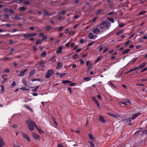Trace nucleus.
I'll return each mask as SVG.
<instances>
[{"label": "nucleus", "instance_id": "nucleus-1", "mask_svg": "<svg viewBox=\"0 0 147 147\" xmlns=\"http://www.w3.org/2000/svg\"><path fill=\"white\" fill-rule=\"evenodd\" d=\"M26 123L28 125V128L30 131L34 130V127L36 126V123L34 121H32L30 119H28L26 121Z\"/></svg>", "mask_w": 147, "mask_h": 147}, {"label": "nucleus", "instance_id": "nucleus-2", "mask_svg": "<svg viewBox=\"0 0 147 147\" xmlns=\"http://www.w3.org/2000/svg\"><path fill=\"white\" fill-rule=\"evenodd\" d=\"M54 73V70L53 69L49 70L46 73L45 76L46 78H49L50 76H51L52 74Z\"/></svg>", "mask_w": 147, "mask_h": 147}, {"label": "nucleus", "instance_id": "nucleus-3", "mask_svg": "<svg viewBox=\"0 0 147 147\" xmlns=\"http://www.w3.org/2000/svg\"><path fill=\"white\" fill-rule=\"evenodd\" d=\"M146 129L145 130L143 131L140 130H139L136 131L135 132V134H147V125L146 127Z\"/></svg>", "mask_w": 147, "mask_h": 147}, {"label": "nucleus", "instance_id": "nucleus-4", "mask_svg": "<svg viewBox=\"0 0 147 147\" xmlns=\"http://www.w3.org/2000/svg\"><path fill=\"white\" fill-rule=\"evenodd\" d=\"M109 115L114 117L116 118H119L120 117V115H119L117 113H109Z\"/></svg>", "mask_w": 147, "mask_h": 147}, {"label": "nucleus", "instance_id": "nucleus-5", "mask_svg": "<svg viewBox=\"0 0 147 147\" xmlns=\"http://www.w3.org/2000/svg\"><path fill=\"white\" fill-rule=\"evenodd\" d=\"M140 114V113L138 112L136 114H134L131 118L129 119V122H130L131 120H133L136 117H138L139 115Z\"/></svg>", "mask_w": 147, "mask_h": 147}, {"label": "nucleus", "instance_id": "nucleus-6", "mask_svg": "<svg viewBox=\"0 0 147 147\" xmlns=\"http://www.w3.org/2000/svg\"><path fill=\"white\" fill-rule=\"evenodd\" d=\"M105 24L104 23V21L102 22L101 23L99 24L98 26L101 29H103L105 27Z\"/></svg>", "mask_w": 147, "mask_h": 147}, {"label": "nucleus", "instance_id": "nucleus-7", "mask_svg": "<svg viewBox=\"0 0 147 147\" xmlns=\"http://www.w3.org/2000/svg\"><path fill=\"white\" fill-rule=\"evenodd\" d=\"M32 136L34 138V139L36 140H39L40 138V136L38 135L37 134H36L32 133Z\"/></svg>", "mask_w": 147, "mask_h": 147}, {"label": "nucleus", "instance_id": "nucleus-8", "mask_svg": "<svg viewBox=\"0 0 147 147\" xmlns=\"http://www.w3.org/2000/svg\"><path fill=\"white\" fill-rule=\"evenodd\" d=\"M22 136L24 138L26 139L28 141H30V139L28 136L26 134L24 133H22Z\"/></svg>", "mask_w": 147, "mask_h": 147}, {"label": "nucleus", "instance_id": "nucleus-9", "mask_svg": "<svg viewBox=\"0 0 147 147\" xmlns=\"http://www.w3.org/2000/svg\"><path fill=\"white\" fill-rule=\"evenodd\" d=\"M28 70V69H24V70L21 71V73L18 75V76H24V73Z\"/></svg>", "mask_w": 147, "mask_h": 147}, {"label": "nucleus", "instance_id": "nucleus-10", "mask_svg": "<svg viewBox=\"0 0 147 147\" xmlns=\"http://www.w3.org/2000/svg\"><path fill=\"white\" fill-rule=\"evenodd\" d=\"M104 23L105 25L108 28H109L111 25V23L108 21H104Z\"/></svg>", "mask_w": 147, "mask_h": 147}, {"label": "nucleus", "instance_id": "nucleus-11", "mask_svg": "<svg viewBox=\"0 0 147 147\" xmlns=\"http://www.w3.org/2000/svg\"><path fill=\"white\" fill-rule=\"evenodd\" d=\"M96 37L94 35V34L92 33H89L88 35V38L90 39H94L96 38Z\"/></svg>", "mask_w": 147, "mask_h": 147}, {"label": "nucleus", "instance_id": "nucleus-12", "mask_svg": "<svg viewBox=\"0 0 147 147\" xmlns=\"http://www.w3.org/2000/svg\"><path fill=\"white\" fill-rule=\"evenodd\" d=\"M99 121L103 123L105 122V121L104 117L102 116H100L99 117Z\"/></svg>", "mask_w": 147, "mask_h": 147}, {"label": "nucleus", "instance_id": "nucleus-13", "mask_svg": "<svg viewBox=\"0 0 147 147\" xmlns=\"http://www.w3.org/2000/svg\"><path fill=\"white\" fill-rule=\"evenodd\" d=\"M92 99L93 101H94L96 104H97V106H98L99 105L98 101L96 99V98L94 96H93Z\"/></svg>", "mask_w": 147, "mask_h": 147}, {"label": "nucleus", "instance_id": "nucleus-14", "mask_svg": "<svg viewBox=\"0 0 147 147\" xmlns=\"http://www.w3.org/2000/svg\"><path fill=\"white\" fill-rule=\"evenodd\" d=\"M63 47L61 46L59 47L58 49L56 51V53L57 54H59L61 53L62 51V49Z\"/></svg>", "mask_w": 147, "mask_h": 147}, {"label": "nucleus", "instance_id": "nucleus-15", "mask_svg": "<svg viewBox=\"0 0 147 147\" xmlns=\"http://www.w3.org/2000/svg\"><path fill=\"white\" fill-rule=\"evenodd\" d=\"M100 31V29L98 28H96L93 30V32L95 34H97Z\"/></svg>", "mask_w": 147, "mask_h": 147}, {"label": "nucleus", "instance_id": "nucleus-16", "mask_svg": "<svg viewBox=\"0 0 147 147\" xmlns=\"http://www.w3.org/2000/svg\"><path fill=\"white\" fill-rule=\"evenodd\" d=\"M62 66V63L59 62H57V66H56V68L57 69H59L61 68Z\"/></svg>", "mask_w": 147, "mask_h": 147}, {"label": "nucleus", "instance_id": "nucleus-17", "mask_svg": "<svg viewBox=\"0 0 147 147\" xmlns=\"http://www.w3.org/2000/svg\"><path fill=\"white\" fill-rule=\"evenodd\" d=\"M146 64L145 62H144L142 65H140L139 67V69H142L143 68Z\"/></svg>", "mask_w": 147, "mask_h": 147}, {"label": "nucleus", "instance_id": "nucleus-18", "mask_svg": "<svg viewBox=\"0 0 147 147\" xmlns=\"http://www.w3.org/2000/svg\"><path fill=\"white\" fill-rule=\"evenodd\" d=\"M92 63H90L88 65V68L87 69V72H88L90 70L91 67L92 66Z\"/></svg>", "mask_w": 147, "mask_h": 147}, {"label": "nucleus", "instance_id": "nucleus-19", "mask_svg": "<svg viewBox=\"0 0 147 147\" xmlns=\"http://www.w3.org/2000/svg\"><path fill=\"white\" fill-rule=\"evenodd\" d=\"M4 143L3 140L2 139L0 138V147H2V146L4 145Z\"/></svg>", "mask_w": 147, "mask_h": 147}, {"label": "nucleus", "instance_id": "nucleus-20", "mask_svg": "<svg viewBox=\"0 0 147 147\" xmlns=\"http://www.w3.org/2000/svg\"><path fill=\"white\" fill-rule=\"evenodd\" d=\"M23 36L26 38H28L30 37V34H23Z\"/></svg>", "mask_w": 147, "mask_h": 147}, {"label": "nucleus", "instance_id": "nucleus-21", "mask_svg": "<svg viewBox=\"0 0 147 147\" xmlns=\"http://www.w3.org/2000/svg\"><path fill=\"white\" fill-rule=\"evenodd\" d=\"M102 58V56H100L99 57H98L96 61L95 62V63H96L98 61H100L101 59Z\"/></svg>", "mask_w": 147, "mask_h": 147}, {"label": "nucleus", "instance_id": "nucleus-22", "mask_svg": "<svg viewBox=\"0 0 147 147\" xmlns=\"http://www.w3.org/2000/svg\"><path fill=\"white\" fill-rule=\"evenodd\" d=\"M36 128L38 130L40 134H43L44 133L43 131L41 129H38V127L37 126H36Z\"/></svg>", "mask_w": 147, "mask_h": 147}, {"label": "nucleus", "instance_id": "nucleus-23", "mask_svg": "<svg viewBox=\"0 0 147 147\" xmlns=\"http://www.w3.org/2000/svg\"><path fill=\"white\" fill-rule=\"evenodd\" d=\"M130 51V50L129 49H127L124 51L123 53L124 54H125L128 53Z\"/></svg>", "mask_w": 147, "mask_h": 147}, {"label": "nucleus", "instance_id": "nucleus-24", "mask_svg": "<svg viewBox=\"0 0 147 147\" xmlns=\"http://www.w3.org/2000/svg\"><path fill=\"white\" fill-rule=\"evenodd\" d=\"M19 9L21 11H25L26 9V8L24 7H22L19 8Z\"/></svg>", "mask_w": 147, "mask_h": 147}, {"label": "nucleus", "instance_id": "nucleus-25", "mask_svg": "<svg viewBox=\"0 0 147 147\" xmlns=\"http://www.w3.org/2000/svg\"><path fill=\"white\" fill-rule=\"evenodd\" d=\"M24 107L27 109H28L32 112V110L31 108L28 105H25Z\"/></svg>", "mask_w": 147, "mask_h": 147}, {"label": "nucleus", "instance_id": "nucleus-26", "mask_svg": "<svg viewBox=\"0 0 147 147\" xmlns=\"http://www.w3.org/2000/svg\"><path fill=\"white\" fill-rule=\"evenodd\" d=\"M35 73V71L34 70H32L30 72L29 75L30 76H32Z\"/></svg>", "mask_w": 147, "mask_h": 147}, {"label": "nucleus", "instance_id": "nucleus-27", "mask_svg": "<svg viewBox=\"0 0 147 147\" xmlns=\"http://www.w3.org/2000/svg\"><path fill=\"white\" fill-rule=\"evenodd\" d=\"M102 10V9H99L97 10L96 12V14L97 15H98L100 12Z\"/></svg>", "mask_w": 147, "mask_h": 147}, {"label": "nucleus", "instance_id": "nucleus-28", "mask_svg": "<svg viewBox=\"0 0 147 147\" xmlns=\"http://www.w3.org/2000/svg\"><path fill=\"white\" fill-rule=\"evenodd\" d=\"M52 120L53 121V122L54 123L56 126L58 124L57 123V122H56L55 121V119L53 117H52Z\"/></svg>", "mask_w": 147, "mask_h": 147}, {"label": "nucleus", "instance_id": "nucleus-29", "mask_svg": "<svg viewBox=\"0 0 147 147\" xmlns=\"http://www.w3.org/2000/svg\"><path fill=\"white\" fill-rule=\"evenodd\" d=\"M42 42V40H37L36 42V45H38L39 44H41Z\"/></svg>", "mask_w": 147, "mask_h": 147}, {"label": "nucleus", "instance_id": "nucleus-30", "mask_svg": "<svg viewBox=\"0 0 147 147\" xmlns=\"http://www.w3.org/2000/svg\"><path fill=\"white\" fill-rule=\"evenodd\" d=\"M22 82L24 84L25 86H28L27 84L26 83V81L25 79H24L22 80Z\"/></svg>", "mask_w": 147, "mask_h": 147}, {"label": "nucleus", "instance_id": "nucleus-31", "mask_svg": "<svg viewBox=\"0 0 147 147\" xmlns=\"http://www.w3.org/2000/svg\"><path fill=\"white\" fill-rule=\"evenodd\" d=\"M71 81H69L68 80H64L62 81V83L63 84H67L69 83H71Z\"/></svg>", "mask_w": 147, "mask_h": 147}, {"label": "nucleus", "instance_id": "nucleus-32", "mask_svg": "<svg viewBox=\"0 0 147 147\" xmlns=\"http://www.w3.org/2000/svg\"><path fill=\"white\" fill-rule=\"evenodd\" d=\"M51 28V27L50 26L47 25L46 27V30L47 31H49L50 30Z\"/></svg>", "mask_w": 147, "mask_h": 147}, {"label": "nucleus", "instance_id": "nucleus-33", "mask_svg": "<svg viewBox=\"0 0 147 147\" xmlns=\"http://www.w3.org/2000/svg\"><path fill=\"white\" fill-rule=\"evenodd\" d=\"M13 19L14 20L17 19V20H20L21 18L20 17L17 16H15V17L13 18Z\"/></svg>", "mask_w": 147, "mask_h": 147}, {"label": "nucleus", "instance_id": "nucleus-34", "mask_svg": "<svg viewBox=\"0 0 147 147\" xmlns=\"http://www.w3.org/2000/svg\"><path fill=\"white\" fill-rule=\"evenodd\" d=\"M46 52H44L41 54V56L43 57H44L46 55Z\"/></svg>", "mask_w": 147, "mask_h": 147}, {"label": "nucleus", "instance_id": "nucleus-35", "mask_svg": "<svg viewBox=\"0 0 147 147\" xmlns=\"http://www.w3.org/2000/svg\"><path fill=\"white\" fill-rule=\"evenodd\" d=\"M84 80H85L87 81H89L90 80V78L89 77H85L83 78Z\"/></svg>", "mask_w": 147, "mask_h": 147}, {"label": "nucleus", "instance_id": "nucleus-36", "mask_svg": "<svg viewBox=\"0 0 147 147\" xmlns=\"http://www.w3.org/2000/svg\"><path fill=\"white\" fill-rule=\"evenodd\" d=\"M39 86H37L34 90H32L34 92H36L38 89L39 88Z\"/></svg>", "mask_w": 147, "mask_h": 147}, {"label": "nucleus", "instance_id": "nucleus-37", "mask_svg": "<svg viewBox=\"0 0 147 147\" xmlns=\"http://www.w3.org/2000/svg\"><path fill=\"white\" fill-rule=\"evenodd\" d=\"M146 13V12L145 11H141L139 12V15H144V14H145Z\"/></svg>", "mask_w": 147, "mask_h": 147}, {"label": "nucleus", "instance_id": "nucleus-38", "mask_svg": "<svg viewBox=\"0 0 147 147\" xmlns=\"http://www.w3.org/2000/svg\"><path fill=\"white\" fill-rule=\"evenodd\" d=\"M89 143L90 144V147H94L95 146L94 143L91 142H89Z\"/></svg>", "mask_w": 147, "mask_h": 147}, {"label": "nucleus", "instance_id": "nucleus-39", "mask_svg": "<svg viewBox=\"0 0 147 147\" xmlns=\"http://www.w3.org/2000/svg\"><path fill=\"white\" fill-rule=\"evenodd\" d=\"M20 89L23 90H29L27 88L24 87L21 88Z\"/></svg>", "mask_w": 147, "mask_h": 147}, {"label": "nucleus", "instance_id": "nucleus-40", "mask_svg": "<svg viewBox=\"0 0 147 147\" xmlns=\"http://www.w3.org/2000/svg\"><path fill=\"white\" fill-rule=\"evenodd\" d=\"M45 63V62L43 60H42L40 61L39 63V66H41L43 64Z\"/></svg>", "mask_w": 147, "mask_h": 147}, {"label": "nucleus", "instance_id": "nucleus-41", "mask_svg": "<svg viewBox=\"0 0 147 147\" xmlns=\"http://www.w3.org/2000/svg\"><path fill=\"white\" fill-rule=\"evenodd\" d=\"M89 136L90 139L93 140L94 139V138L92 135L89 134Z\"/></svg>", "mask_w": 147, "mask_h": 147}, {"label": "nucleus", "instance_id": "nucleus-42", "mask_svg": "<svg viewBox=\"0 0 147 147\" xmlns=\"http://www.w3.org/2000/svg\"><path fill=\"white\" fill-rule=\"evenodd\" d=\"M123 32V31L122 30H120L119 31H118L117 32L116 34L117 35H118L119 34H120L122 33Z\"/></svg>", "mask_w": 147, "mask_h": 147}, {"label": "nucleus", "instance_id": "nucleus-43", "mask_svg": "<svg viewBox=\"0 0 147 147\" xmlns=\"http://www.w3.org/2000/svg\"><path fill=\"white\" fill-rule=\"evenodd\" d=\"M78 54H76L72 56V58L73 59H75L78 56Z\"/></svg>", "mask_w": 147, "mask_h": 147}, {"label": "nucleus", "instance_id": "nucleus-44", "mask_svg": "<svg viewBox=\"0 0 147 147\" xmlns=\"http://www.w3.org/2000/svg\"><path fill=\"white\" fill-rule=\"evenodd\" d=\"M44 14L45 15V16H48V15H50L49 13L48 12V11H45V12L44 13Z\"/></svg>", "mask_w": 147, "mask_h": 147}, {"label": "nucleus", "instance_id": "nucleus-45", "mask_svg": "<svg viewBox=\"0 0 147 147\" xmlns=\"http://www.w3.org/2000/svg\"><path fill=\"white\" fill-rule=\"evenodd\" d=\"M129 42H130V41H127L126 42L125 44V46H126V47L128 46L129 45Z\"/></svg>", "mask_w": 147, "mask_h": 147}, {"label": "nucleus", "instance_id": "nucleus-46", "mask_svg": "<svg viewBox=\"0 0 147 147\" xmlns=\"http://www.w3.org/2000/svg\"><path fill=\"white\" fill-rule=\"evenodd\" d=\"M10 51V52L9 53V54H11L14 51V49L13 48H11V50Z\"/></svg>", "mask_w": 147, "mask_h": 147}, {"label": "nucleus", "instance_id": "nucleus-47", "mask_svg": "<svg viewBox=\"0 0 147 147\" xmlns=\"http://www.w3.org/2000/svg\"><path fill=\"white\" fill-rule=\"evenodd\" d=\"M16 85V82L14 81H13V82L11 85V86L12 87H14Z\"/></svg>", "mask_w": 147, "mask_h": 147}, {"label": "nucleus", "instance_id": "nucleus-48", "mask_svg": "<svg viewBox=\"0 0 147 147\" xmlns=\"http://www.w3.org/2000/svg\"><path fill=\"white\" fill-rule=\"evenodd\" d=\"M63 29V26H60L58 29L59 32H60Z\"/></svg>", "mask_w": 147, "mask_h": 147}, {"label": "nucleus", "instance_id": "nucleus-49", "mask_svg": "<svg viewBox=\"0 0 147 147\" xmlns=\"http://www.w3.org/2000/svg\"><path fill=\"white\" fill-rule=\"evenodd\" d=\"M109 21H111L112 23H114V20L113 19V18H109Z\"/></svg>", "mask_w": 147, "mask_h": 147}, {"label": "nucleus", "instance_id": "nucleus-50", "mask_svg": "<svg viewBox=\"0 0 147 147\" xmlns=\"http://www.w3.org/2000/svg\"><path fill=\"white\" fill-rule=\"evenodd\" d=\"M109 49V48H107L104 49L103 51V53H106L107 51Z\"/></svg>", "mask_w": 147, "mask_h": 147}, {"label": "nucleus", "instance_id": "nucleus-51", "mask_svg": "<svg viewBox=\"0 0 147 147\" xmlns=\"http://www.w3.org/2000/svg\"><path fill=\"white\" fill-rule=\"evenodd\" d=\"M142 47L141 45H137L136 47V48L137 49H138L141 48Z\"/></svg>", "mask_w": 147, "mask_h": 147}, {"label": "nucleus", "instance_id": "nucleus-52", "mask_svg": "<svg viewBox=\"0 0 147 147\" xmlns=\"http://www.w3.org/2000/svg\"><path fill=\"white\" fill-rule=\"evenodd\" d=\"M1 91H3L4 90V86L3 85H1Z\"/></svg>", "mask_w": 147, "mask_h": 147}, {"label": "nucleus", "instance_id": "nucleus-53", "mask_svg": "<svg viewBox=\"0 0 147 147\" xmlns=\"http://www.w3.org/2000/svg\"><path fill=\"white\" fill-rule=\"evenodd\" d=\"M66 74H67V73H63V74H62L59 76V77H62L63 76L65 75Z\"/></svg>", "mask_w": 147, "mask_h": 147}, {"label": "nucleus", "instance_id": "nucleus-54", "mask_svg": "<svg viewBox=\"0 0 147 147\" xmlns=\"http://www.w3.org/2000/svg\"><path fill=\"white\" fill-rule=\"evenodd\" d=\"M147 70V67L146 68H144V69H143L140 72H142L144 71H145Z\"/></svg>", "mask_w": 147, "mask_h": 147}, {"label": "nucleus", "instance_id": "nucleus-55", "mask_svg": "<svg viewBox=\"0 0 147 147\" xmlns=\"http://www.w3.org/2000/svg\"><path fill=\"white\" fill-rule=\"evenodd\" d=\"M66 12V11H62L60 13L61 14L64 15Z\"/></svg>", "mask_w": 147, "mask_h": 147}, {"label": "nucleus", "instance_id": "nucleus-56", "mask_svg": "<svg viewBox=\"0 0 147 147\" xmlns=\"http://www.w3.org/2000/svg\"><path fill=\"white\" fill-rule=\"evenodd\" d=\"M80 60V64L81 65H84V61L82 60Z\"/></svg>", "mask_w": 147, "mask_h": 147}, {"label": "nucleus", "instance_id": "nucleus-57", "mask_svg": "<svg viewBox=\"0 0 147 147\" xmlns=\"http://www.w3.org/2000/svg\"><path fill=\"white\" fill-rule=\"evenodd\" d=\"M125 25V24H123V23H121L119 25V26L121 27H122L124 26Z\"/></svg>", "mask_w": 147, "mask_h": 147}, {"label": "nucleus", "instance_id": "nucleus-58", "mask_svg": "<svg viewBox=\"0 0 147 147\" xmlns=\"http://www.w3.org/2000/svg\"><path fill=\"white\" fill-rule=\"evenodd\" d=\"M69 32V29L68 28L66 29L65 31V33L66 34H67Z\"/></svg>", "mask_w": 147, "mask_h": 147}, {"label": "nucleus", "instance_id": "nucleus-59", "mask_svg": "<svg viewBox=\"0 0 147 147\" xmlns=\"http://www.w3.org/2000/svg\"><path fill=\"white\" fill-rule=\"evenodd\" d=\"M47 38V36H44L42 37V40H46V39Z\"/></svg>", "mask_w": 147, "mask_h": 147}, {"label": "nucleus", "instance_id": "nucleus-60", "mask_svg": "<svg viewBox=\"0 0 147 147\" xmlns=\"http://www.w3.org/2000/svg\"><path fill=\"white\" fill-rule=\"evenodd\" d=\"M139 68H138V67H135L134 68L132 69V70L133 71L136 70L137 69H139Z\"/></svg>", "mask_w": 147, "mask_h": 147}, {"label": "nucleus", "instance_id": "nucleus-61", "mask_svg": "<svg viewBox=\"0 0 147 147\" xmlns=\"http://www.w3.org/2000/svg\"><path fill=\"white\" fill-rule=\"evenodd\" d=\"M102 49H103V47L102 46V45H101L100 46V48L99 49V51H101L102 50Z\"/></svg>", "mask_w": 147, "mask_h": 147}, {"label": "nucleus", "instance_id": "nucleus-62", "mask_svg": "<svg viewBox=\"0 0 147 147\" xmlns=\"http://www.w3.org/2000/svg\"><path fill=\"white\" fill-rule=\"evenodd\" d=\"M30 37H32L33 36H34L36 35V33H32L30 34Z\"/></svg>", "mask_w": 147, "mask_h": 147}, {"label": "nucleus", "instance_id": "nucleus-63", "mask_svg": "<svg viewBox=\"0 0 147 147\" xmlns=\"http://www.w3.org/2000/svg\"><path fill=\"white\" fill-rule=\"evenodd\" d=\"M16 1L17 3H20L22 2V0H16Z\"/></svg>", "mask_w": 147, "mask_h": 147}, {"label": "nucleus", "instance_id": "nucleus-64", "mask_svg": "<svg viewBox=\"0 0 147 147\" xmlns=\"http://www.w3.org/2000/svg\"><path fill=\"white\" fill-rule=\"evenodd\" d=\"M70 45V43L69 42H68L66 44L65 46L66 47H68Z\"/></svg>", "mask_w": 147, "mask_h": 147}]
</instances>
